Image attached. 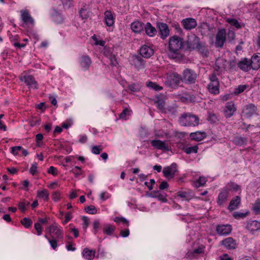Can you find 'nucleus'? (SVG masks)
Here are the masks:
<instances>
[{
	"label": "nucleus",
	"instance_id": "f3484780",
	"mask_svg": "<svg viewBox=\"0 0 260 260\" xmlns=\"http://www.w3.org/2000/svg\"><path fill=\"white\" fill-rule=\"evenodd\" d=\"M157 26L161 38L165 39L169 35L170 30L168 25L165 23L159 22L157 24Z\"/></svg>",
	"mask_w": 260,
	"mask_h": 260
},
{
	"label": "nucleus",
	"instance_id": "cd10ccee",
	"mask_svg": "<svg viewBox=\"0 0 260 260\" xmlns=\"http://www.w3.org/2000/svg\"><path fill=\"white\" fill-rule=\"evenodd\" d=\"M229 192L230 190L237 191L241 190V186L234 182H229L224 187Z\"/></svg>",
	"mask_w": 260,
	"mask_h": 260
},
{
	"label": "nucleus",
	"instance_id": "4c0bfd02",
	"mask_svg": "<svg viewBox=\"0 0 260 260\" xmlns=\"http://www.w3.org/2000/svg\"><path fill=\"white\" fill-rule=\"evenodd\" d=\"M155 196L154 197L158 198V199L164 203H166L168 200L167 199V194L166 193H161L160 191H154Z\"/></svg>",
	"mask_w": 260,
	"mask_h": 260
},
{
	"label": "nucleus",
	"instance_id": "4d7b16f0",
	"mask_svg": "<svg viewBox=\"0 0 260 260\" xmlns=\"http://www.w3.org/2000/svg\"><path fill=\"white\" fill-rule=\"evenodd\" d=\"M248 213H239V212H235L233 214V216L236 219H239L241 218H244L246 217L248 215Z\"/></svg>",
	"mask_w": 260,
	"mask_h": 260
},
{
	"label": "nucleus",
	"instance_id": "680f3d73",
	"mask_svg": "<svg viewBox=\"0 0 260 260\" xmlns=\"http://www.w3.org/2000/svg\"><path fill=\"white\" fill-rule=\"evenodd\" d=\"M60 192L58 191H56L53 192L52 194V199L54 201L57 202L60 199Z\"/></svg>",
	"mask_w": 260,
	"mask_h": 260
},
{
	"label": "nucleus",
	"instance_id": "338daca9",
	"mask_svg": "<svg viewBox=\"0 0 260 260\" xmlns=\"http://www.w3.org/2000/svg\"><path fill=\"white\" fill-rule=\"evenodd\" d=\"M129 235V231L128 229L124 230H121L120 232V235L122 237H127Z\"/></svg>",
	"mask_w": 260,
	"mask_h": 260
},
{
	"label": "nucleus",
	"instance_id": "f8f14e48",
	"mask_svg": "<svg viewBox=\"0 0 260 260\" xmlns=\"http://www.w3.org/2000/svg\"><path fill=\"white\" fill-rule=\"evenodd\" d=\"M181 24L186 30H191L197 26V22L195 19L187 18L181 20Z\"/></svg>",
	"mask_w": 260,
	"mask_h": 260
},
{
	"label": "nucleus",
	"instance_id": "37998d69",
	"mask_svg": "<svg viewBox=\"0 0 260 260\" xmlns=\"http://www.w3.org/2000/svg\"><path fill=\"white\" fill-rule=\"evenodd\" d=\"M114 221L118 224L121 223L126 226H129V221L123 217H116L114 219Z\"/></svg>",
	"mask_w": 260,
	"mask_h": 260
},
{
	"label": "nucleus",
	"instance_id": "9d476101",
	"mask_svg": "<svg viewBox=\"0 0 260 260\" xmlns=\"http://www.w3.org/2000/svg\"><path fill=\"white\" fill-rule=\"evenodd\" d=\"M151 146L155 149L168 151L170 150V147L168 143L160 140H153L151 141Z\"/></svg>",
	"mask_w": 260,
	"mask_h": 260
},
{
	"label": "nucleus",
	"instance_id": "6e6552de",
	"mask_svg": "<svg viewBox=\"0 0 260 260\" xmlns=\"http://www.w3.org/2000/svg\"><path fill=\"white\" fill-rule=\"evenodd\" d=\"M20 80L21 81L24 82V83L29 87L34 89H38V85L37 82L36 81L35 78L30 75H25L24 76H21Z\"/></svg>",
	"mask_w": 260,
	"mask_h": 260
},
{
	"label": "nucleus",
	"instance_id": "8fccbe9b",
	"mask_svg": "<svg viewBox=\"0 0 260 260\" xmlns=\"http://www.w3.org/2000/svg\"><path fill=\"white\" fill-rule=\"evenodd\" d=\"M131 110L127 108L123 109L122 112L119 114V118L120 119H126V116L128 115L131 113Z\"/></svg>",
	"mask_w": 260,
	"mask_h": 260
},
{
	"label": "nucleus",
	"instance_id": "bb28decb",
	"mask_svg": "<svg viewBox=\"0 0 260 260\" xmlns=\"http://www.w3.org/2000/svg\"><path fill=\"white\" fill-rule=\"evenodd\" d=\"M105 22L108 26H111L114 23V19L111 12L106 11L105 13Z\"/></svg>",
	"mask_w": 260,
	"mask_h": 260
},
{
	"label": "nucleus",
	"instance_id": "a18cd8bd",
	"mask_svg": "<svg viewBox=\"0 0 260 260\" xmlns=\"http://www.w3.org/2000/svg\"><path fill=\"white\" fill-rule=\"evenodd\" d=\"M248 87L247 85H240L237 88H235L234 93L236 95H238L243 92L247 87Z\"/></svg>",
	"mask_w": 260,
	"mask_h": 260
},
{
	"label": "nucleus",
	"instance_id": "aec40b11",
	"mask_svg": "<svg viewBox=\"0 0 260 260\" xmlns=\"http://www.w3.org/2000/svg\"><path fill=\"white\" fill-rule=\"evenodd\" d=\"M245 228L253 233L260 229V222L256 220L249 221L247 222Z\"/></svg>",
	"mask_w": 260,
	"mask_h": 260
},
{
	"label": "nucleus",
	"instance_id": "20e7f679",
	"mask_svg": "<svg viewBox=\"0 0 260 260\" xmlns=\"http://www.w3.org/2000/svg\"><path fill=\"white\" fill-rule=\"evenodd\" d=\"M182 81L181 76L176 72H170L167 74L166 84L172 88H176Z\"/></svg>",
	"mask_w": 260,
	"mask_h": 260
},
{
	"label": "nucleus",
	"instance_id": "0e129e2a",
	"mask_svg": "<svg viewBox=\"0 0 260 260\" xmlns=\"http://www.w3.org/2000/svg\"><path fill=\"white\" fill-rule=\"evenodd\" d=\"M82 219L83 221V228L85 230H86V229H87V228L89 224V219H88V217H87L86 216H83Z\"/></svg>",
	"mask_w": 260,
	"mask_h": 260
},
{
	"label": "nucleus",
	"instance_id": "1a4fd4ad",
	"mask_svg": "<svg viewBox=\"0 0 260 260\" xmlns=\"http://www.w3.org/2000/svg\"><path fill=\"white\" fill-rule=\"evenodd\" d=\"M177 172V165L175 163H173L171 166L164 168L162 170L164 176L166 178L170 177L171 178L174 177Z\"/></svg>",
	"mask_w": 260,
	"mask_h": 260
},
{
	"label": "nucleus",
	"instance_id": "a211bd4d",
	"mask_svg": "<svg viewBox=\"0 0 260 260\" xmlns=\"http://www.w3.org/2000/svg\"><path fill=\"white\" fill-rule=\"evenodd\" d=\"M216 232L220 235H227L231 233L232 226L230 224L218 225L216 227Z\"/></svg>",
	"mask_w": 260,
	"mask_h": 260
},
{
	"label": "nucleus",
	"instance_id": "7c9ffc66",
	"mask_svg": "<svg viewBox=\"0 0 260 260\" xmlns=\"http://www.w3.org/2000/svg\"><path fill=\"white\" fill-rule=\"evenodd\" d=\"M208 89L209 92L214 94L219 93V82L210 83L208 85Z\"/></svg>",
	"mask_w": 260,
	"mask_h": 260
},
{
	"label": "nucleus",
	"instance_id": "b1692460",
	"mask_svg": "<svg viewBox=\"0 0 260 260\" xmlns=\"http://www.w3.org/2000/svg\"><path fill=\"white\" fill-rule=\"evenodd\" d=\"M80 63L83 68L87 70L91 64V60L88 56L83 55L80 58Z\"/></svg>",
	"mask_w": 260,
	"mask_h": 260
},
{
	"label": "nucleus",
	"instance_id": "09e8293b",
	"mask_svg": "<svg viewBox=\"0 0 260 260\" xmlns=\"http://www.w3.org/2000/svg\"><path fill=\"white\" fill-rule=\"evenodd\" d=\"M84 210L88 214H95L97 212L96 208L93 205L86 206Z\"/></svg>",
	"mask_w": 260,
	"mask_h": 260
},
{
	"label": "nucleus",
	"instance_id": "412c9836",
	"mask_svg": "<svg viewBox=\"0 0 260 260\" xmlns=\"http://www.w3.org/2000/svg\"><path fill=\"white\" fill-rule=\"evenodd\" d=\"M133 61L135 67L138 70L144 68L146 61L142 58L141 56L139 55L135 56Z\"/></svg>",
	"mask_w": 260,
	"mask_h": 260
},
{
	"label": "nucleus",
	"instance_id": "6e6d98bb",
	"mask_svg": "<svg viewBox=\"0 0 260 260\" xmlns=\"http://www.w3.org/2000/svg\"><path fill=\"white\" fill-rule=\"evenodd\" d=\"M34 228L37 231V235L39 236L41 235L42 233L43 228L40 224V223L37 222L35 223Z\"/></svg>",
	"mask_w": 260,
	"mask_h": 260
},
{
	"label": "nucleus",
	"instance_id": "9b49d317",
	"mask_svg": "<svg viewBox=\"0 0 260 260\" xmlns=\"http://www.w3.org/2000/svg\"><path fill=\"white\" fill-rule=\"evenodd\" d=\"M257 107L253 104H250L245 106L242 110L243 115L249 118L256 113Z\"/></svg>",
	"mask_w": 260,
	"mask_h": 260
},
{
	"label": "nucleus",
	"instance_id": "6ab92c4d",
	"mask_svg": "<svg viewBox=\"0 0 260 260\" xmlns=\"http://www.w3.org/2000/svg\"><path fill=\"white\" fill-rule=\"evenodd\" d=\"M236 110L234 104L232 102H228L224 110L225 116L226 118H230L233 115Z\"/></svg>",
	"mask_w": 260,
	"mask_h": 260
},
{
	"label": "nucleus",
	"instance_id": "69168bd1",
	"mask_svg": "<svg viewBox=\"0 0 260 260\" xmlns=\"http://www.w3.org/2000/svg\"><path fill=\"white\" fill-rule=\"evenodd\" d=\"M209 79L211 81V83L213 82H219L218 78L215 74V73H213L209 76Z\"/></svg>",
	"mask_w": 260,
	"mask_h": 260
},
{
	"label": "nucleus",
	"instance_id": "13d9d810",
	"mask_svg": "<svg viewBox=\"0 0 260 260\" xmlns=\"http://www.w3.org/2000/svg\"><path fill=\"white\" fill-rule=\"evenodd\" d=\"M47 172L53 176H56L58 174V171L57 169L53 166L50 167L48 169Z\"/></svg>",
	"mask_w": 260,
	"mask_h": 260
},
{
	"label": "nucleus",
	"instance_id": "393cba45",
	"mask_svg": "<svg viewBox=\"0 0 260 260\" xmlns=\"http://www.w3.org/2000/svg\"><path fill=\"white\" fill-rule=\"evenodd\" d=\"M144 28L146 34L149 37H154L156 34V28L150 22L146 23Z\"/></svg>",
	"mask_w": 260,
	"mask_h": 260
},
{
	"label": "nucleus",
	"instance_id": "ddd939ff",
	"mask_svg": "<svg viewBox=\"0 0 260 260\" xmlns=\"http://www.w3.org/2000/svg\"><path fill=\"white\" fill-rule=\"evenodd\" d=\"M221 245L229 250H233L236 249L237 247L236 241L232 237H228L220 242Z\"/></svg>",
	"mask_w": 260,
	"mask_h": 260
},
{
	"label": "nucleus",
	"instance_id": "c03bdc74",
	"mask_svg": "<svg viewBox=\"0 0 260 260\" xmlns=\"http://www.w3.org/2000/svg\"><path fill=\"white\" fill-rule=\"evenodd\" d=\"M21 223L25 228H29L31 226L32 221L30 218L24 217L21 220Z\"/></svg>",
	"mask_w": 260,
	"mask_h": 260
},
{
	"label": "nucleus",
	"instance_id": "4468645a",
	"mask_svg": "<svg viewBox=\"0 0 260 260\" xmlns=\"http://www.w3.org/2000/svg\"><path fill=\"white\" fill-rule=\"evenodd\" d=\"M21 18L25 24H30L31 25H34V20L32 17L30 16L29 12L27 10H21Z\"/></svg>",
	"mask_w": 260,
	"mask_h": 260
},
{
	"label": "nucleus",
	"instance_id": "7ed1b4c3",
	"mask_svg": "<svg viewBox=\"0 0 260 260\" xmlns=\"http://www.w3.org/2000/svg\"><path fill=\"white\" fill-rule=\"evenodd\" d=\"M169 50L171 53L175 55L179 54V51L183 47L182 39L178 36H174L170 39Z\"/></svg>",
	"mask_w": 260,
	"mask_h": 260
},
{
	"label": "nucleus",
	"instance_id": "5701e85b",
	"mask_svg": "<svg viewBox=\"0 0 260 260\" xmlns=\"http://www.w3.org/2000/svg\"><path fill=\"white\" fill-rule=\"evenodd\" d=\"M250 68L257 70L260 68V56L253 55L249 60Z\"/></svg>",
	"mask_w": 260,
	"mask_h": 260
},
{
	"label": "nucleus",
	"instance_id": "72a5a7b5",
	"mask_svg": "<svg viewBox=\"0 0 260 260\" xmlns=\"http://www.w3.org/2000/svg\"><path fill=\"white\" fill-rule=\"evenodd\" d=\"M45 237L48 240L51 247L54 250H55L57 247V241L60 238H57L55 237L51 238V237L49 238L47 235H45Z\"/></svg>",
	"mask_w": 260,
	"mask_h": 260
},
{
	"label": "nucleus",
	"instance_id": "39448f33",
	"mask_svg": "<svg viewBox=\"0 0 260 260\" xmlns=\"http://www.w3.org/2000/svg\"><path fill=\"white\" fill-rule=\"evenodd\" d=\"M181 78L182 82L185 83L193 84L196 82L197 75L193 70L186 69L183 71Z\"/></svg>",
	"mask_w": 260,
	"mask_h": 260
},
{
	"label": "nucleus",
	"instance_id": "58836bf2",
	"mask_svg": "<svg viewBox=\"0 0 260 260\" xmlns=\"http://www.w3.org/2000/svg\"><path fill=\"white\" fill-rule=\"evenodd\" d=\"M198 29L202 35H205L206 30H208L209 29V25L207 23H202L198 27Z\"/></svg>",
	"mask_w": 260,
	"mask_h": 260
},
{
	"label": "nucleus",
	"instance_id": "a878e982",
	"mask_svg": "<svg viewBox=\"0 0 260 260\" xmlns=\"http://www.w3.org/2000/svg\"><path fill=\"white\" fill-rule=\"evenodd\" d=\"M238 67L241 70L247 72L250 69L249 60L247 58H244L243 60L238 62Z\"/></svg>",
	"mask_w": 260,
	"mask_h": 260
},
{
	"label": "nucleus",
	"instance_id": "bf43d9fd",
	"mask_svg": "<svg viewBox=\"0 0 260 260\" xmlns=\"http://www.w3.org/2000/svg\"><path fill=\"white\" fill-rule=\"evenodd\" d=\"M38 165L36 162H34L31 165V168L29 170V172L32 175H34L37 170Z\"/></svg>",
	"mask_w": 260,
	"mask_h": 260
},
{
	"label": "nucleus",
	"instance_id": "c85d7f7f",
	"mask_svg": "<svg viewBox=\"0 0 260 260\" xmlns=\"http://www.w3.org/2000/svg\"><path fill=\"white\" fill-rule=\"evenodd\" d=\"M132 30L136 33H140L143 30V24L139 21H135L131 24Z\"/></svg>",
	"mask_w": 260,
	"mask_h": 260
},
{
	"label": "nucleus",
	"instance_id": "de8ad7c7",
	"mask_svg": "<svg viewBox=\"0 0 260 260\" xmlns=\"http://www.w3.org/2000/svg\"><path fill=\"white\" fill-rule=\"evenodd\" d=\"M128 89L132 92H138L140 90L141 86L139 83H134L129 85Z\"/></svg>",
	"mask_w": 260,
	"mask_h": 260
},
{
	"label": "nucleus",
	"instance_id": "f257e3e1",
	"mask_svg": "<svg viewBox=\"0 0 260 260\" xmlns=\"http://www.w3.org/2000/svg\"><path fill=\"white\" fill-rule=\"evenodd\" d=\"M178 121L182 126L194 127L199 124V118L190 113H184L179 117Z\"/></svg>",
	"mask_w": 260,
	"mask_h": 260
},
{
	"label": "nucleus",
	"instance_id": "774afa93",
	"mask_svg": "<svg viewBox=\"0 0 260 260\" xmlns=\"http://www.w3.org/2000/svg\"><path fill=\"white\" fill-rule=\"evenodd\" d=\"M110 64L112 66H116L117 64V61L114 55H111L110 57Z\"/></svg>",
	"mask_w": 260,
	"mask_h": 260
},
{
	"label": "nucleus",
	"instance_id": "f03ea898",
	"mask_svg": "<svg viewBox=\"0 0 260 260\" xmlns=\"http://www.w3.org/2000/svg\"><path fill=\"white\" fill-rule=\"evenodd\" d=\"M187 48L190 50L198 49L204 52L205 46L201 44L200 38L194 34L188 35L186 40Z\"/></svg>",
	"mask_w": 260,
	"mask_h": 260
},
{
	"label": "nucleus",
	"instance_id": "603ef678",
	"mask_svg": "<svg viewBox=\"0 0 260 260\" xmlns=\"http://www.w3.org/2000/svg\"><path fill=\"white\" fill-rule=\"evenodd\" d=\"M206 179L205 177H200L199 179L196 182V186L197 187L203 186L206 184Z\"/></svg>",
	"mask_w": 260,
	"mask_h": 260
},
{
	"label": "nucleus",
	"instance_id": "864d4df0",
	"mask_svg": "<svg viewBox=\"0 0 260 260\" xmlns=\"http://www.w3.org/2000/svg\"><path fill=\"white\" fill-rule=\"evenodd\" d=\"M228 22L232 26H235L237 28H241V26L239 22L235 19H228Z\"/></svg>",
	"mask_w": 260,
	"mask_h": 260
},
{
	"label": "nucleus",
	"instance_id": "e433bc0d",
	"mask_svg": "<svg viewBox=\"0 0 260 260\" xmlns=\"http://www.w3.org/2000/svg\"><path fill=\"white\" fill-rule=\"evenodd\" d=\"M146 86L152 89H154L155 91H159L162 89V87L159 86L155 82H153L152 81H149L146 83Z\"/></svg>",
	"mask_w": 260,
	"mask_h": 260
},
{
	"label": "nucleus",
	"instance_id": "79ce46f5",
	"mask_svg": "<svg viewBox=\"0 0 260 260\" xmlns=\"http://www.w3.org/2000/svg\"><path fill=\"white\" fill-rule=\"evenodd\" d=\"M198 147L197 146H193L190 147H183L182 150L186 154H190L192 153H197Z\"/></svg>",
	"mask_w": 260,
	"mask_h": 260
},
{
	"label": "nucleus",
	"instance_id": "49530a36",
	"mask_svg": "<svg viewBox=\"0 0 260 260\" xmlns=\"http://www.w3.org/2000/svg\"><path fill=\"white\" fill-rule=\"evenodd\" d=\"M252 209L255 214H260V199H257L253 204Z\"/></svg>",
	"mask_w": 260,
	"mask_h": 260
},
{
	"label": "nucleus",
	"instance_id": "e2e57ef3",
	"mask_svg": "<svg viewBox=\"0 0 260 260\" xmlns=\"http://www.w3.org/2000/svg\"><path fill=\"white\" fill-rule=\"evenodd\" d=\"M72 218V216L71 214V213L70 212H67L65 216V220L62 222V223L63 224H67Z\"/></svg>",
	"mask_w": 260,
	"mask_h": 260
},
{
	"label": "nucleus",
	"instance_id": "ea45409f",
	"mask_svg": "<svg viewBox=\"0 0 260 260\" xmlns=\"http://www.w3.org/2000/svg\"><path fill=\"white\" fill-rule=\"evenodd\" d=\"M115 230V227L112 225H106L103 229V233L105 234L110 236L114 232Z\"/></svg>",
	"mask_w": 260,
	"mask_h": 260
},
{
	"label": "nucleus",
	"instance_id": "423d86ee",
	"mask_svg": "<svg viewBox=\"0 0 260 260\" xmlns=\"http://www.w3.org/2000/svg\"><path fill=\"white\" fill-rule=\"evenodd\" d=\"M226 32L225 29L223 28L218 30L216 37L215 45L217 48H222L226 41Z\"/></svg>",
	"mask_w": 260,
	"mask_h": 260
},
{
	"label": "nucleus",
	"instance_id": "052dcab7",
	"mask_svg": "<svg viewBox=\"0 0 260 260\" xmlns=\"http://www.w3.org/2000/svg\"><path fill=\"white\" fill-rule=\"evenodd\" d=\"M208 120L211 123H215L217 120V118L214 114L210 113L209 116L208 118Z\"/></svg>",
	"mask_w": 260,
	"mask_h": 260
},
{
	"label": "nucleus",
	"instance_id": "2f4dec72",
	"mask_svg": "<svg viewBox=\"0 0 260 260\" xmlns=\"http://www.w3.org/2000/svg\"><path fill=\"white\" fill-rule=\"evenodd\" d=\"M95 253L94 250H89L87 248H85L82 252L83 257L88 260L93 259L95 256Z\"/></svg>",
	"mask_w": 260,
	"mask_h": 260
},
{
	"label": "nucleus",
	"instance_id": "4be33fe9",
	"mask_svg": "<svg viewBox=\"0 0 260 260\" xmlns=\"http://www.w3.org/2000/svg\"><path fill=\"white\" fill-rule=\"evenodd\" d=\"M241 203L240 197L237 196L233 198L230 202L228 209L230 211H233L237 209Z\"/></svg>",
	"mask_w": 260,
	"mask_h": 260
},
{
	"label": "nucleus",
	"instance_id": "c756f323",
	"mask_svg": "<svg viewBox=\"0 0 260 260\" xmlns=\"http://www.w3.org/2000/svg\"><path fill=\"white\" fill-rule=\"evenodd\" d=\"M190 136L192 139L200 141L206 138V133L205 132H197L191 133Z\"/></svg>",
	"mask_w": 260,
	"mask_h": 260
},
{
	"label": "nucleus",
	"instance_id": "0eeeda50",
	"mask_svg": "<svg viewBox=\"0 0 260 260\" xmlns=\"http://www.w3.org/2000/svg\"><path fill=\"white\" fill-rule=\"evenodd\" d=\"M46 229L48 230L51 238H63L62 230L56 223L48 226Z\"/></svg>",
	"mask_w": 260,
	"mask_h": 260
},
{
	"label": "nucleus",
	"instance_id": "a19ab883",
	"mask_svg": "<svg viewBox=\"0 0 260 260\" xmlns=\"http://www.w3.org/2000/svg\"><path fill=\"white\" fill-rule=\"evenodd\" d=\"M89 10L85 6L79 11L80 16L83 19H87L89 17Z\"/></svg>",
	"mask_w": 260,
	"mask_h": 260
},
{
	"label": "nucleus",
	"instance_id": "3c124183",
	"mask_svg": "<svg viewBox=\"0 0 260 260\" xmlns=\"http://www.w3.org/2000/svg\"><path fill=\"white\" fill-rule=\"evenodd\" d=\"M156 107L159 110H162L165 107V102L162 99H158L155 102Z\"/></svg>",
	"mask_w": 260,
	"mask_h": 260
},
{
	"label": "nucleus",
	"instance_id": "5fc2aeb1",
	"mask_svg": "<svg viewBox=\"0 0 260 260\" xmlns=\"http://www.w3.org/2000/svg\"><path fill=\"white\" fill-rule=\"evenodd\" d=\"M102 150V148L101 145L94 146L91 149L92 153L95 154H99Z\"/></svg>",
	"mask_w": 260,
	"mask_h": 260
},
{
	"label": "nucleus",
	"instance_id": "c9c22d12",
	"mask_svg": "<svg viewBox=\"0 0 260 260\" xmlns=\"http://www.w3.org/2000/svg\"><path fill=\"white\" fill-rule=\"evenodd\" d=\"M37 197L43 199L45 201H48L49 199V192L46 189L38 190L37 192Z\"/></svg>",
	"mask_w": 260,
	"mask_h": 260
},
{
	"label": "nucleus",
	"instance_id": "2eb2a0df",
	"mask_svg": "<svg viewBox=\"0 0 260 260\" xmlns=\"http://www.w3.org/2000/svg\"><path fill=\"white\" fill-rule=\"evenodd\" d=\"M229 196V192L223 188H222L218 194L217 200V204L219 206H223V204L228 201Z\"/></svg>",
	"mask_w": 260,
	"mask_h": 260
},
{
	"label": "nucleus",
	"instance_id": "dca6fc26",
	"mask_svg": "<svg viewBox=\"0 0 260 260\" xmlns=\"http://www.w3.org/2000/svg\"><path fill=\"white\" fill-rule=\"evenodd\" d=\"M153 54V49L147 45H143L140 49V54L144 58H149Z\"/></svg>",
	"mask_w": 260,
	"mask_h": 260
},
{
	"label": "nucleus",
	"instance_id": "473e14b6",
	"mask_svg": "<svg viewBox=\"0 0 260 260\" xmlns=\"http://www.w3.org/2000/svg\"><path fill=\"white\" fill-rule=\"evenodd\" d=\"M177 196L183 198L185 200L189 201L192 198V195L190 191H178L177 193Z\"/></svg>",
	"mask_w": 260,
	"mask_h": 260
},
{
	"label": "nucleus",
	"instance_id": "f704fd0d",
	"mask_svg": "<svg viewBox=\"0 0 260 260\" xmlns=\"http://www.w3.org/2000/svg\"><path fill=\"white\" fill-rule=\"evenodd\" d=\"M233 141L236 145L242 146L246 144L247 140L244 137H236Z\"/></svg>",
	"mask_w": 260,
	"mask_h": 260
}]
</instances>
